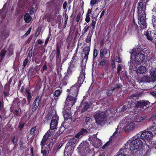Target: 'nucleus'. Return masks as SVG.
<instances>
[{
    "label": "nucleus",
    "instance_id": "1",
    "mask_svg": "<svg viewBox=\"0 0 156 156\" xmlns=\"http://www.w3.org/2000/svg\"><path fill=\"white\" fill-rule=\"evenodd\" d=\"M136 135L131 139V142L129 144L130 150L133 152L135 156H142L143 154V150L140 148L143 146V141L149 143L151 142L153 134L150 130H144L141 133Z\"/></svg>",
    "mask_w": 156,
    "mask_h": 156
},
{
    "label": "nucleus",
    "instance_id": "2",
    "mask_svg": "<svg viewBox=\"0 0 156 156\" xmlns=\"http://www.w3.org/2000/svg\"><path fill=\"white\" fill-rule=\"evenodd\" d=\"M85 78V70L82 67L80 70L79 76L78 77L77 82L72 86L70 89L67 90V92L69 93L66 98L67 101L69 100L70 101H74L75 100V102H76V98L78 94L79 88L83 83Z\"/></svg>",
    "mask_w": 156,
    "mask_h": 156
},
{
    "label": "nucleus",
    "instance_id": "3",
    "mask_svg": "<svg viewBox=\"0 0 156 156\" xmlns=\"http://www.w3.org/2000/svg\"><path fill=\"white\" fill-rule=\"evenodd\" d=\"M148 0H140L138 3L137 7L138 14V23L140 22L141 29H144L147 28V24L146 23V6Z\"/></svg>",
    "mask_w": 156,
    "mask_h": 156
},
{
    "label": "nucleus",
    "instance_id": "4",
    "mask_svg": "<svg viewBox=\"0 0 156 156\" xmlns=\"http://www.w3.org/2000/svg\"><path fill=\"white\" fill-rule=\"evenodd\" d=\"M131 116L129 115L126 116L122 120L121 124L123 126H125L124 129L125 131H130L133 130L136 127V125L131 120Z\"/></svg>",
    "mask_w": 156,
    "mask_h": 156
},
{
    "label": "nucleus",
    "instance_id": "5",
    "mask_svg": "<svg viewBox=\"0 0 156 156\" xmlns=\"http://www.w3.org/2000/svg\"><path fill=\"white\" fill-rule=\"evenodd\" d=\"M94 117L96 122L100 125L105 124L107 121V115L105 112L97 111L94 115Z\"/></svg>",
    "mask_w": 156,
    "mask_h": 156
},
{
    "label": "nucleus",
    "instance_id": "6",
    "mask_svg": "<svg viewBox=\"0 0 156 156\" xmlns=\"http://www.w3.org/2000/svg\"><path fill=\"white\" fill-rule=\"evenodd\" d=\"M75 100L74 101H72L66 100L65 102L64 109L65 111L64 113V117L65 119L67 120L70 118L71 108L75 103Z\"/></svg>",
    "mask_w": 156,
    "mask_h": 156
},
{
    "label": "nucleus",
    "instance_id": "7",
    "mask_svg": "<svg viewBox=\"0 0 156 156\" xmlns=\"http://www.w3.org/2000/svg\"><path fill=\"white\" fill-rule=\"evenodd\" d=\"M131 57H134L135 60L138 64H140L141 63L145 61V56L144 54L141 53H138L137 54L136 51H133L131 54Z\"/></svg>",
    "mask_w": 156,
    "mask_h": 156
},
{
    "label": "nucleus",
    "instance_id": "8",
    "mask_svg": "<svg viewBox=\"0 0 156 156\" xmlns=\"http://www.w3.org/2000/svg\"><path fill=\"white\" fill-rule=\"evenodd\" d=\"M41 98L40 96L37 95L34 99V101L29 106V110L32 112H34L36 111L39 106Z\"/></svg>",
    "mask_w": 156,
    "mask_h": 156
},
{
    "label": "nucleus",
    "instance_id": "9",
    "mask_svg": "<svg viewBox=\"0 0 156 156\" xmlns=\"http://www.w3.org/2000/svg\"><path fill=\"white\" fill-rule=\"evenodd\" d=\"M134 104V107L136 108H144V107H147V106L149 105L150 102L148 101L145 100H140L136 101L135 103H133Z\"/></svg>",
    "mask_w": 156,
    "mask_h": 156
},
{
    "label": "nucleus",
    "instance_id": "10",
    "mask_svg": "<svg viewBox=\"0 0 156 156\" xmlns=\"http://www.w3.org/2000/svg\"><path fill=\"white\" fill-rule=\"evenodd\" d=\"M59 118L56 113L53 115L50 125V129L52 130L56 129L58 124Z\"/></svg>",
    "mask_w": 156,
    "mask_h": 156
},
{
    "label": "nucleus",
    "instance_id": "11",
    "mask_svg": "<svg viewBox=\"0 0 156 156\" xmlns=\"http://www.w3.org/2000/svg\"><path fill=\"white\" fill-rule=\"evenodd\" d=\"M122 85L121 83H116L115 87H113L112 86L109 87V89L106 90V94L108 96H110L113 93V91L116 90H119L121 88Z\"/></svg>",
    "mask_w": 156,
    "mask_h": 156
},
{
    "label": "nucleus",
    "instance_id": "12",
    "mask_svg": "<svg viewBox=\"0 0 156 156\" xmlns=\"http://www.w3.org/2000/svg\"><path fill=\"white\" fill-rule=\"evenodd\" d=\"M156 34V32L154 30L147 31L145 34L147 39L150 41H152L153 40V38L154 37V36Z\"/></svg>",
    "mask_w": 156,
    "mask_h": 156
},
{
    "label": "nucleus",
    "instance_id": "13",
    "mask_svg": "<svg viewBox=\"0 0 156 156\" xmlns=\"http://www.w3.org/2000/svg\"><path fill=\"white\" fill-rule=\"evenodd\" d=\"M90 43L89 44V45L85 47L83 49V54L85 56L83 57V59H85L87 61L88 57L89 52L90 50Z\"/></svg>",
    "mask_w": 156,
    "mask_h": 156
},
{
    "label": "nucleus",
    "instance_id": "14",
    "mask_svg": "<svg viewBox=\"0 0 156 156\" xmlns=\"http://www.w3.org/2000/svg\"><path fill=\"white\" fill-rule=\"evenodd\" d=\"M61 48V45L58 43H57L56 44V59L57 60L60 58V48Z\"/></svg>",
    "mask_w": 156,
    "mask_h": 156
},
{
    "label": "nucleus",
    "instance_id": "15",
    "mask_svg": "<svg viewBox=\"0 0 156 156\" xmlns=\"http://www.w3.org/2000/svg\"><path fill=\"white\" fill-rule=\"evenodd\" d=\"M134 102L131 101V102H127L124 105L122 108V111L123 112H125L127 110V109H129V108H131L133 105V103Z\"/></svg>",
    "mask_w": 156,
    "mask_h": 156
},
{
    "label": "nucleus",
    "instance_id": "16",
    "mask_svg": "<svg viewBox=\"0 0 156 156\" xmlns=\"http://www.w3.org/2000/svg\"><path fill=\"white\" fill-rule=\"evenodd\" d=\"M146 119V117L145 116L142 117L138 115L134 117L133 121L135 122H139L145 120Z\"/></svg>",
    "mask_w": 156,
    "mask_h": 156
},
{
    "label": "nucleus",
    "instance_id": "17",
    "mask_svg": "<svg viewBox=\"0 0 156 156\" xmlns=\"http://www.w3.org/2000/svg\"><path fill=\"white\" fill-rule=\"evenodd\" d=\"M77 142V140L75 138H71L67 144L68 146L73 147Z\"/></svg>",
    "mask_w": 156,
    "mask_h": 156
},
{
    "label": "nucleus",
    "instance_id": "18",
    "mask_svg": "<svg viewBox=\"0 0 156 156\" xmlns=\"http://www.w3.org/2000/svg\"><path fill=\"white\" fill-rule=\"evenodd\" d=\"M25 92L27 93V101L28 104H30V101L32 98V96L31 94V92L29 89H26Z\"/></svg>",
    "mask_w": 156,
    "mask_h": 156
},
{
    "label": "nucleus",
    "instance_id": "19",
    "mask_svg": "<svg viewBox=\"0 0 156 156\" xmlns=\"http://www.w3.org/2000/svg\"><path fill=\"white\" fill-rule=\"evenodd\" d=\"M24 20L26 23H29L32 19V17L28 13H26L24 16Z\"/></svg>",
    "mask_w": 156,
    "mask_h": 156
},
{
    "label": "nucleus",
    "instance_id": "20",
    "mask_svg": "<svg viewBox=\"0 0 156 156\" xmlns=\"http://www.w3.org/2000/svg\"><path fill=\"white\" fill-rule=\"evenodd\" d=\"M83 107L81 110V113H83L90 108V105L87 102H85L83 103Z\"/></svg>",
    "mask_w": 156,
    "mask_h": 156
},
{
    "label": "nucleus",
    "instance_id": "21",
    "mask_svg": "<svg viewBox=\"0 0 156 156\" xmlns=\"http://www.w3.org/2000/svg\"><path fill=\"white\" fill-rule=\"evenodd\" d=\"M150 75L151 79L153 82H155L156 80V73L155 70H152L150 71Z\"/></svg>",
    "mask_w": 156,
    "mask_h": 156
},
{
    "label": "nucleus",
    "instance_id": "22",
    "mask_svg": "<svg viewBox=\"0 0 156 156\" xmlns=\"http://www.w3.org/2000/svg\"><path fill=\"white\" fill-rule=\"evenodd\" d=\"M54 144V142L52 140H50L49 141H48L46 145V147L51 151Z\"/></svg>",
    "mask_w": 156,
    "mask_h": 156
},
{
    "label": "nucleus",
    "instance_id": "23",
    "mask_svg": "<svg viewBox=\"0 0 156 156\" xmlns=\"http://www.w3.org/2000/svg\"><path fill=\"white\" fill-rule=\"evenodd\" d=\"M41 153L43 154V156H47L50 151L45 147H41Z\"/></svg>",
    "mask_w": 156,
    "mask_h": 156
},
{
    "label": "nucleus",
    "instance_id": "24",
    "mask_svg": "<svg viewBox=\"0 0 156 156\" xmlns=\"http://www.w3.org/2000/svg\"><path fill=\"white\" fill-rule=\"evenodd\" d=\"M146 71V68L145 67L141 66L138 67L137 69V72L140 74H143Z\"/></svg>",
    "mask_w": 156,
    "mask_h": 156
},
{
    "label": "nucleus",
    "instance_id": "25",
    "mask_svg": "<svg viewBox=\"0 0 156 156\" xmlns=\"http://www.w3.org/2000/svg\"><path fill=\"white\" fill-rule=\"evenodd\" d=\"M151 81V78L148 76H143L141 79L140 82L144 83L150 82Z\"/></svg>",
    "mask_w": 156,
    "mask_h": 156
},
{
    "label": "nucleus",
    "instance_id": "26",
    "mask_svg": "<svg viewBox=\"0 0 156 156\" xmlns=\"http://www.w3.org/2000/svg\"><path fill=\"white\" fill-rule=\"evenodd\" d=\"M92 12L91 9H88L85 21L87 23H89L90 20V14H91Z\"/></svg>",
    "mask_w": 156,
    "mask_h": 156
},
{
    "label": "nucleus",
    "instance_id": "27",
    "mask_svg": "<svg viewBox=\"0 0 156 156\" xmlns=\"http://www.w3.org/2000/svg\"><path fill=\"white\" fill-rule=\"evenodd\" d=\"M150 151L153 153L156 152V146L149 148V150L146 152L145 154L143 156H148L149 155Z\"/></svg>",
    "mask_w": 156,
    "mask_h": 156
},
{
    "label": "nucleus",
    "instance_id": "28",
    "mask_svg": "<svg viewBox=\"0 0 156 156\" xmlns=\"http://www.w3.org/2000/svg\"><path fill=\"white\" fill-rule=\"evenodd\" d=\"M68 78L67 76H65L62 79L61 81L60 86L62 87L63 86H66L67 84V80Z\"/></svg>",
    "mask_w": 156,
    "mask_h": 156
},
{
    "label": "nucleus",
    "instance_id": "29",
    "mask_svg": "<svg viewBox=\"0 0 156 156\" xmlns=\"http://www.w3.org/2000/svg\"><path fill=\"white\" fill-rule=\"evenodd\" d=\"M107 54V50L105 48L101 49L100 50V57L101 58L103 57Z\"/></svg>",
    "mask_w": 156,
    "mask_h": 156
},
{
    "label": "nucleus",
    "instance_id": "30",
    "mask_svg": "<svg viewBox=\"0 0 156 156\" xmlns=\"http://www.w3.org/2000/svg\"><path fill=\"white\" fill-rule=\"evenodd\" d=\"M5 5L3 6L2 9H0V18L2 19V20L5 17L6 12L4 11V7Z\"/></svg>",
    "mask_w": 156,
    "mask_h": 156
},
{
    "label": "nucleus",
    "instance_id": "31",
    "mask_svg": "<svg viewBox=\"0 0 156 156\" xmlns=\"http://www.w3.org/2000/svg\"><path fill=\"white\" fill-rule=\"evenodd\" d=\"M126 148H122V150H120L117 153V156H126V154L125 152H126Z\"/></svg>",
    "mask_w": 156,
    "mask_h": 156
},
{
    "label": "nucleus",
    "instance_id": "32",
    "mask_svg": "<svg viewBox=\"0 0 156 156\" xmlns=\"http://www.w3.org/2000/svg\"><path fill=\"white\" fill-rule=\"evenodd\" d=\"M92 34L93 33L92 32L91 33H90V32H89L87 36L85 39V41L87 43H91L90 42L91 41Z\"/></svg>",
    "mask_w": 156,
    "mask_h": 156
},
{
    "label": "nucleus",
    "instance_id": "33",
    "mask_svg": "<svg viewBox=\"0 0 156 156\" xmlns=\"http://www.w3.org/2000/svg\"><path fill=\"white\" fill-rule=\"evenodd\" d=\"M19 143L20 145V150L25 149L27 147L26 145H24L25 144V143L22 140H20Z\"/></svg>",
    "mask_w": 156,
    "mask_h": 156
},
{
    "label": "nucleus",
    "instance_id": "34",
    "mask_svg": "<svg viewBox=\"0 0 156 156\" xmlns=\"http://www.w3.org/2000/svg\"><path fill=\"white\" fill-rule=\"evenodd\" d=\"M75 70H72L70 67H68L67 70V73L65 76H67V77L69 78V76L71 75L72 73V72Z\"/></svg>",
    "mask_w": 156,
    "mask_h": 156
},
{
    "label": "nucleus",
    "instance_id": "35",
    "mask_svg": "<svg viewBox=\"0 0 156 156\" xmlns=\"http://www.w3.org/2000/svg\"><path fill=\"white\" fill-rule=\"evenodd\" d=\"M105 59H102L98 64V66L100 68H102L105 65Z\"/></svg>",
    "mask_w": 156,
    "mask_h": 156
},
{
    "label": "nucleus",
    "instance_id": "36",
    "mask_svg": "<svg viewBox=\"0 0 156 156\" xmlns=\"http://www.w3.org/2000/svg\"><path fill=\"white\" fill-rule=\"evenodd\" d=\"M42 55H38L36 57L35 59V62L37 64L41 62L42 58Z\"/></svg>",
    "mask_w": 156,
    "mask_h": 156
},
{
    "label": "nucleus",
    "instance_id": "37",
    "mask_svg": "<svg viewBox=\"0 0 156 156\" xmlns=\"http://www.w3.org/2000/svg\"><path fill=\"white\" fill-rule=\"evenodd\" d=\"M149 130H150L152 134H156V125L151 127Z\"/></svg>",
    "mask_w": 156,
    "mask_h": 156
},
{
    "label": "nucleus",
    "instance_id": "38",
    "mask_svg": "<svg viewBox=\"0 0 156 156\" xmlns=\"http://www.w3.org/2000/svg\"><path fill=\"white\" fill-rule=\"evenodd\" d=\"M79 58L76 55L74 54L72 59L71 63L74 62L76 63V62L78 60Z\"/></svg>",
    "mask_w": 156,
    "mask_h": 156
},
{
    "label": "nucleus",
    "instance_id": "39",
    "mask_svg": "<svg viewBox=\"0 0 156 156\" xmlns=\"http://www.w3.org/2000/svg\"><path fill=\"white\" fill-rule=\"evenodd\" d=\"M87 131L86 129L82 128L80 131L78 133L80 135H84L87 134Z\"/></svg>",
    "mask_w": 156,
    "mask_h": 156
},
{
    "label": "nucleus",
    "instance_id": "40",
    "mask_svg": "<svg viewBox=\"0 0 156 156\" xmlns=\"http://www.w3.org/2000/svg\"><path fill=\"white\" fill-rule=\"evenodd\" d=\"M61 92L62 91L60 90H56L54 92V95L55 97H58L60 95Z\"/></svg>",
    "mask_w": 156,
    "mask_h": 156
},
{
    "label": "nucleus",
    "instance_id": "41",
    "mask_svg": "<svg viewBox=\"0 0 156 156\" xmlns=\"http://www.w3.org/2000/svg\"><path fill=\"white\" fill-rule=\"evenodd\" d=\"M65 129V128L62 125L57 132L60 134H61L64 131Z\"/></svg>",
    "mask_w": 156,
    "mask_h": 156
},
{
    "label": "nucleus",
    "instance_id": "42",
    "mask_svg": "<svg viewBox=\"0 0 156 156\" xmlns=\"http://www.w3.org/2000/svg\"><path fill=\"white\" fill-rule=\"evenodd\" d=\"M42 27H38L37 28L36 31L35 33V36L37 37L40 34L41 31Z\"/></svg>",
    "mask_w": 156,
    "mask_h": 156
},
{
    "label": "nucleus",
    "instance_id": "43",
    "mask_svg": "<svg viewBox=\"0 0 156 156\" xmlns=\"http://www.w3.org/2000/svg\"><path fill=\"white\" fill-rule=\"evenodd\" d=\"M47 141L45 139H42V140L41 142V147H45V145L47 144Z\"/></svg>",
    "mask_w": 156,
    "mask_h": 156
},
{
    "label": "nucleus",
    "instance_id": "44",
    "mask_svg": "<svg viewBox=\"0 0 156 156\" xmlns=\"http://www.w3.org/2000/svg\"><path fill=\"white\" fill-rule=\"evenodd\" d=\"M92 119L90 117H86L85 120V122L86 125H88L90 123V121Z\"/></svg>",
    "mask_w": 156,
    "mask_h": 156
},
{
    "label": "nucleus",
    "instance_id": "45",
    "mask_svg": "<svg viewBox=\"0 0 156 156\" xmlns=\"http://www.w3.org/2000/svg\"><path fill=\"white\" fill-rule=\"evenodd\" d=\"M10 84H6L4 87V91L9 92L10 90Z\"/></svg>",
    "mask_w": 156,
    "mask_h": 156
},
{
    "label": "nucleus",
    "instance_id": "46",
    "mask_svg": "<svg viewBox=\"0 0 156 156\" xmlns=\"http://www.w3.org/2000/svg\"><path fill=\"white\" fill-rule=\"evenodd\" d=\"M140 94H131L129 96V98L130 99L133 98L134 97H136L137 99H138Z\"/></svg>",
    "mask_w": 156,
    "mask_h": 156
},
{
    "label": "nucleus",
    "instance_id": "47",
    "mask_svg": "<svg viewBox=\"0 0 156 156\" xmlns=\"http://www.w3.org/2000/svg\"><path fill=\"white\" fill-rule=\"evenodd\" d=\"M37 129V127L36 126L32 127L30 131V134L32 135L34 134Z\"/></svg>",
    "mask_w": 156,
    "mask_h": 156
},
{
    "label": "nucleus",
    "instance_id": "48",
    "mask_svg": "<svg viewBox=\"0 0 156 156\" xmlns=\"http://www.w3.org/2000/svg\"><path fill=\"white\" fill-rule=\"evenodd\" d=\"M122 69L121 65L118 63L117 65V73L118 74H120V72Z\"/></svg>",
    "mask_w": 156,
    "mask_h": 156
},
{
    "label": "nucleus",
    "instance_id": "49",
    "mask_svg": "<svg viewBox=\"0 0 156 156\" xmlns=\"http://www.w3.org/2000/svg\"><path fill=\"white\" fill-rule=\"evenodd\" d=\"M51 34L49 33L48 36L46 39L45 41V42L44 43V46H46L47 45L48 43V41H49L50 36H51Z\"/></svg>",
    "mask_w": 156,
    "mask_h": 156
},
{
    "label": "nucleus",
    "instance_id": "50",
    "mask_svg": "<svg viewBox=\"0 0 156 156\" xmlns=\"http://www.w3.org/2000/svg\"><path fill=\"white\" fill-rule=\"evenodd\" d=\"M47 69H48V67H47V65L45 64H44L43 65V67L41 68V73H43L44 72V71L47 70Z\"/></svg>",
    "mask_w": 156,
    "mask_h": 156
},
{
    "label": "nucleus",
    "instance_id": "51",
    "mask_svg": "<svg viewBox=\"0 0 156 156\" xmlns=\"http://www.w3.org/2000/svg\"><path fill=\"white\" fill-rule=\"evenodd\" d=\"M74 62L71 63V61L69 62V65L68 67H70L72 70H74L73 69V67H75V64Z\"/></svg>",
    "mask_w": 156,
    "mask_h": 156
},
{
    "label": "nucleus",
    "instance_id": "52",
    "mask_svg": "<svg viewBox=\"0 0 156 156\" xmlns=\"http://www.w3.org/2000/svg\"><path fill=\"white\" fill-rule=\"evenodd\" d=\"M17 140L16 137V136L14 135L12 137V141L13 144H15V143L17 144Z\"/></svg>",
    "mask_w": 156,
    "mask_h": 156
},
{
    "label": "nucleus",
    "instance_id": "53",
    "mask_svg": "<svg viewBox=\"0 0 156 156\" xmlns=\"http://www.w3.org/2000/svg\"><path fill=\"white\" fill-rule=\"evenodd\" d=\"M98 55V50L96 49H94L93 51V58H94L97 57Z\"/></svg>",
    "mask_w": 156,
    "mask_h": 156
},
{
    "label": "nucleus",
    "instance_id": "54",
    "mask_svg": "<svg viewBox=\"0 0 156 156\" xmlns=\"http://www.w3.org/2000/svg\"><path fill=\"white\" fill-rule=\"evenodd\" d=\"M98 0H91L90 4L92 7H93L95 4L98 2Z\"/></svg>",
    "mask_w": 156,
    "mask_h": 156
},
{
    "label": "nucleus",
    "instance_id": "55",
    "mask_svg": "<svg viewBox=\"0 0 156 156\" xmlns=\"http://www.w3.org/2000/svg\"><path fill=\"white\" fill-rule=\"evenodd\" d=\"M29 60L27 58H26L23 61V68L25 67L29 62Z\"/></svg>",
    "mask_w": 156,
    "mask_h": 156
},
{
    "label": "nucleus",
    "instance_id": "56",
    "mask_svg": "<svg viewBox=\"0 0 156 156\" xmlns=\"http://www.w3.org/2000/svg\"><path fill=\"white\" fill-rule=\"evenodd\" d=\"M62 146V144L61 143L59 144V145L58 146L57 148V149L56 148H54L53 149V150L54 151L53 152L54 153V152L55 151V150H56V152L58 150L61 148V147Z\"/></svg>",
    "mask_w": 156,
    "mask_h": 156
},
{
    "label": "nucleus",
    "instance_id": "57",
    "mask_svg": "<svg viewBox=\"0 0 156 156\" xmlns=\"http://www.w3.org/2000/svg\"><path fill=\"white\" fill-rule=\"evenodd\" d=\"M111 66L112 70L114 69V68H115V61L114 60H112L111 62Z\"/></svg>",
    "mask_w": 156,
    "mask_h": 156
},
{
    "label": "nucleus",
    "instance_id": "58",
    "mask_svg": "<svg viewBox=\"0 0 156 156\" xmlns=\"http://www.w3.org/2000/svg\"><path fill=\"white\" fill-rule=\"evenodd\" d=\"M27 103L26 99L25 98H23L22 100L21 101V105L22 106H23Z\"/></svg>",
    "mask_w": 156,
    "mask_h": 156
},
{
    "label": "nucleus",
    "instance_id": "59",
    "mask_svg": "<svg viewBox=\"0 0 156 156\" xmlns=\"http://www.w3.org/2000/svg\"><path fill=\"white\" fill-rule=\"evenodd\" d=\"M81 16V13L80 12L77 15L76 18V21L78 22L79 21Z\"/></svg>",
    "mask_w": 156,
    "mask_h": 156
},
{
    "label": "nucleus",
    "instance_id": "60",
    "mask_svg": "<svg viewBox=\"0 0 156 156\" xmlns=\"http://www.w3.org/2000/svg\"><path fill=\"white\" fill-rule=\"evenodd\" d=\"M33 55V51L32 48L30 49L29 52V53L28 55V57L31 58Z\"/></svg>",
    "mask_w": 156,
    "mask_h": 156
},
{
    "label": "nucleus",
    "instance_id": "61",
    "mask_svg": "<svg viewBox=\"0 0 156 156\" xmlns=\"http://www.w3.org/2000/svg\"><path fill=\"white\" fill-rule=\"evenodd\" d=\"M6 52V51L5 50L4 51H3L2 50L0 53V55L2 57H4L5 56Z\"/></svg>",
    "mask_w": 156,
    "mask_h": 156
},
{
    "label": "nucleus",
    "instance_id": "62",
    "mask_svg": "<svg viewBox=\"0 0 156 156\" xmlns=\"http://www.w3.org/2000/svg\"><path fill=\"white\" fill-rule=\"evenodd\" d=\"M25 124L24 123H22L20 122L19 124V127L20 129V130H21L22 128L24 127Z\"/></svg>",
    "mask_w": 156,
    "mask_h": 156
},
{
    "label": "nucleus",
    "instance_id": "63",
    "mask_svg": "<svg viewBox=\"0 0 156 156\" xmlns=\"http://www.w3.org/2000/svg\"><path fill=\"white\" fill-rule=\"evenodd\" d=\"M99 13H93L92 14V19H93L94 18L96 20V19H97V18L99 15Z\"/></svg>",
    "mask_w": 156,
    "mask_h": 156
},
{
    "label": "nucleus",
    "instance_id": "64",
    "mask_svg": "<svg viewBox=\"0 0 156 156\" xmlns=\"http://www.w3.org/2000/svg\"><path fill=\"white\" fill-rule=\"evenodd\" d=\"M114 60L116 62H121V59L119 57L116 56L115 57V58Z\"/></svg>",
    "mask_w": 156,
    "mask_h": 156
}]
</instances>
